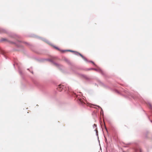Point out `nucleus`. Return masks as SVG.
I'll return each mask as SVG.
<instances>
[{
    "label": "nucleus",
    "instance_id": "f257e3e1",
    "mask_svg": "<svg viewBox=\"0 0 152 152\" xmlns=\"http://www.w3.org/2000/svg\"><path fill=\"white\" fill-rule=\"evenodd\" d=\"M78 102L79 104L83 105L86 104L85 103L83 102V100L82 99H79Z\"/></svg>",
    "mask_w": 152,
    "mask_h": 152
},
{
    "label": "nucleus",
    "instance_id": "f03ea898",
    "mask_svg": "<svg viewBox=\"0 0 152 152\" xmlns=\"http://www.w3.org/2000/svg\"><path fill=\"white\" fill-rule=\"evenodd\" d=\"M63 86H59L57 88V90L59 91H61L62 89L63 88Z\"/></svg>",
    "mask_w": 152,
    "mask_h": 152
},
{
    "label": "nucleus",
    "instance_id": "7ed1b4c3",
    "mask_svg": "<svg viewBox=\"0 0 152 152\" xmlns=\"http://www.w3.org/2000/svg\"><path fill=\"white\" fill-rule=\"evenodd\" d=\"M86 105L87 106H89L91 107H93V106L94 105L92 104H90L89 103H87L86 104Z\"/></svg>",
    "mask_w": 152,
    "mask_h": 152
},
{
    "label": "nucleus",
    "instance_id": "20e7f679",
    "mask_svg": "<svg viewBox=\"0 0 152 152\" xmlns=\"http://www.w3.org/2000/svg\"><path fill=\"white\" fill-rule=\"evenodd\" d=\"M7 41V39L5 38H2L1 39V41Z\"/></svg>",
    "mask_w": 152,
    "mask_h": 152
},
{
    "label": "nucleus",
    "instance_id": "39448f33",
    "mask_svg": "<svg viewBox=\"0 0 152 152\" xmlns=\"http://www.w3.org/2000/svg\"><path fill=\"white\" fill-rule=\"evenodd\" d=\"M149 105L151 108H152V105L150 104H149Z\"/></svg>",
    "mask_w": 152,
    "mask_h": 152
},
{
    "label": "nucleus",
    "instance_id": "423d86ee",
    "mask_svg": "<svg viewBox=\"0 0 152 152\" xmlns=\"http://www.w3.org/2000/svg\"><path fill=\"white\" fill-rule=\"evenodd\" d=\"M80 56L83 58H84V57L83 56L81 55V54H79Z\"/></svg>",
    "mask_w": 152,
    "mask_h": 152
},
{
    "label": "nucleus",
    "instance_id": "0eeeda50",
    "mask_svg": "<svg viewBox=\"0 0 152 152\" xmlns=\"http://www.w3.org/2000/svg\"><path fill=\"white\" fill-rule=\"evenodd\" d=\"M94 126H95V128H96V125L95 124H94Z\"/></svg>",
    "mask_w": 152,
    "mask_h": 152
},
{
    "label": "nucleus",
    "instance_id": "6e6552de",
    "mask_svg": "<svg viewBox=\"0 0 152 152\" xmlns=\"http://www.w3.org/2000/svg\"><path fill=\"white\" fill-rule=\"evenodd\" d=\"M95 130L96 131V132H97V128H95Z\"/></svg>",
    "mask_w": 152,
    "mask_h": 152
},
{
    "label": "nucleus",
    "instance_id": "1a4fd4ad",
    "mask_svg": "<svg viewBox=\"0 0 152 152\" xmlns=\"http://www.w3.org/2000/svg\"><path fill=\"white\" fill-rule=\"evenodd\" d=\"M2 31V30L0 28V33Z\"/></svg>",
    "mask_w": 152,
    "mask_h": 152
},
{
    "label": "nucleus",
    "instance_id": "9d476101",
    "mask_svg": "<svg viewBox=\"0 0 152 152\" xmlns=\"http://www.w3.org/2000/svg\"><path fill=\"white\" fill-rule=\"evenodd\" d=\"M56 48V49H58V48Z\"/></svg>",
    "mask_w": 152,
    "mask_h": 152
}]
</instances>
